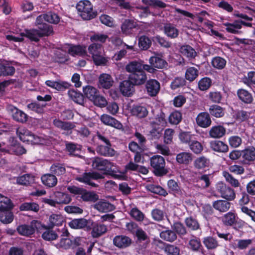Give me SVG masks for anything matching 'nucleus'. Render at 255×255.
Listing matches in <instances>:
<instances>
[{
    "instance_id": "nucleus-1",
    "label": "nucleus",
    "mask_w": 255,
    "mask_h": 255,
    "mask_svg": "<svg viewBox=\"0 0 255 255\" xmlns=\"http://www.w3.org/2000/svg\"><path fill=\"white\" fill-rule=\"evenodd\" d=\"M150 165L153 168V172L157 176H163L168 172L165 168V161L164 158L159 155H155L150 158Z\"/></svg>"
},
{
    "instance_id": "nucleus-2",
    "label": "nucleus",
    "mask_w": 255,
    "mask_h": 255,
    "mask_svg": "<svg viewBox=\"0 0 255 255\" xmlns=\"http://www.w3.org/2000/svg\"><path fill=\"white\" fill-rule=\"evenodd\" d=\"M76 8L84 20H90L97 15V12L93 10V5L89 0L80 1L76 5Z\"/></svg>"
},
{
    "instance_id": "nucleus-3",
    "label": "nucleus",
    "mask_w": 255,
    "mask_h": 255,
    "mask_svg": "<svg viewBox=\"0 0 255 255\" xmlns=\"http://www.w3.org/2000/svg\"><path fill=\"white\" fill-rule=\"evenodd\" d=\"M43 227L41 223L37 220H32L29 224H22L18 226L16 230L18 233L23 236L30 237L35 231H39Z\"/></svg>"
},
{
    "instance_id": "nucleus-4",
    "label": "nucleus",
    "mask_w": 255,
    "mask_h": 255,
    "mask_svg": "<svg viewBox=\"0 0 255 255\" xmlns=\"http://www.w3.org/2000/svg\"><path fill=\"white\" fill-rule=\"evenodd\" d=\"M92 166L94 169L101 171L103 174L108 175L112 174L114 164L103 158L96 157L92 161Z\"/></svg>"
},
{
    "instance_id": "nucleus-5",
    "label": "nucleus",
    "mask_w": 255,
    "mask_h": 255,
    "mask_svg": "<svg viewBox=\"0 0 255 255\" xmlns=\"http://www.w3.org/2000/svg\"><path fill=\"white\" fill-rule=\"evenodd\" d=\"M216 191L220 196L228 201H232L236 197V193L233 189L223 182L216 184Z\"/></svg>"
},
{
    "instance_id": "nucleus-6",
    "label": "nucleus",
    "mask_w": 255,
    "mask_h": 255,
    "mask_svg": "<svg viewBox=\"0 0 255 255\" xmlns=\"http://www.w3.org/2000/svg\"><path fill=\"white\" fill-rule=\"evenodd\" d=\"M135 86L128 78L121 82L119 85V89L123 95L127 97L132 96L135 92Z\"/></svg>"
},
{
    "instance_id": "nucleus-7",
    "label": "nucleus",
    "mask_w": 255,
    "mask_h": 255,
    "mask_svg": "<svg viewBox=\"0 0 255 255\" xmlns=\"http://www.w3.org/2000/svg\"><path fill=\"white\" fill-rule=\"evenodd\" d=\"M16 133L18 135L20 140L23 142L37 143L34 140L37 138L34 134L24 128H19L17 129Z\"/></svg>"
},
{
    "instance_id": "nucleus-8",
    "label": "nucleus",
    "mask_w": 255,
    "mask_h": 255,
    "mask_svg": "<svg viewBox=\"0 0 255 255\" xmlns=\"http://www.w3.org/2000/svg\"><path fill=\"white\" fill-rule=\"evenodd\" d=\"M131 243V239L129 237L124 235H117L113 239L114 245L121 249L129 247Z\"/></svg>"
},
{
    "instance_id": "nucleus-9",
    "label": "nucleus",
    "mask_w": 255,
    "mask_h": 255,
    "mask_svg": "<svg viewBox=\"0 0 255 255\" xmlns=\"http://www.w3.org/2000/svg\"><path fill=\"white\" fill-rule=\"evenodd\" d=\"M128 78L135 86L144 84L147 80L146 74L144 71L130 74Z\"/></svg>"
},
{
    "instance_id": "nucleus-10",
    "label": "nucleus",
    "mask_w": 255,
    "mask_h": 255,
    "mask_svg": "<svg viewBox=\"0 0 255 255\" xmlns=\"http://www.w3.org/2000/svg\"><path fill=\"white\" fill-rule=\"evenodd\" d=\"M7 109L14 120L22 123L27 121V116L21 110L11 105L9 106Z\"/></svg>"
},
{
    "instance_id": "nucleus-11",
    "label": "nucleus",
    "mask_w": 255,
    "mask_h": 255,
    "mask_svg": "<svg viewBox=\"0 0 255 255\" xmlns=\"http://www.w3.org/2000/svg\"><path fill=\"white\" fill-rule=\"evenodd\" d=\"M148 94L152 97L155 96L159 92L160 88V83L154 79L148 80L145 85Z\"/></svg>"
},
{
    "instance_id": "nucleus-12",
    "label": "nucleus",
    "mask_w": 255,
    "mask_h": 255,
    "mask_svg": "<svg viewBox=\"0 0 255 255\" xmlns=\"http://www.w3.org/2000/svg\"><path fill=\"white\" fill-rule=\"evenodd\" d=\"M197 124L204 128L209 127L212 123L210 116L207 112L200 113L196 119Z\"/></svg>"
},
{
    "instance_id": "nucleus-13",
    "label": "nucleus",
    "mask_w": 255,
    "mask_h": 255,
    "mask_svg": "<svg viewBox=\"0 0 255 255\" xmlns=\"http://www.w3.org/2000/svg\"><path fill=\"white\" fill-rule=\"evenodd\" d=\"M102 174L97 172H84L80 177H77L76 180L79 182H87L89 180H98L104 178Z\"/></svg>"
},
{
    "instance_id": "nucleus-14",
    "label": "nucleus",
    "mask_w": 255,
    "mask_h": 255,
    "mask_svg": "<svg viewBox=\"0 0 255 255\" xmlns=\"http://www.w3.org/2000/svg\"><path fill=\"white\" fill-rule=\"evenodd\" d=\"M167 186L171 192L175 196L177 197H183L184 195V191L180 189L178 184L174 180L170 179L167 182Z\"/></svg>"
},
{
    "instance_id": "nucleus-15",
    "label": "nucleus",
    "mask_w": 255,
    "mask_h": 255,
    "mask_svg": "<svg viewBox=\"0 0 255 255\" xmlns=\"http://www.w3.org/2000/svg\"><path fill=\"white\" fill-rule=\"evenodd\" d=\"M114 83L112 77L109 74L103 73L99 77V86L104 89L110 88Z\"/></svg>"
},
{
    "instance_id": "nucleus-16",
    "label": "nucleus",
    "mask_w": 255,
    "mask_h": 255,
    "mask_svg": "<svg viewBox=\"0 0 255 255\" xmlns=\"http://www.w3.org/2000/svg\"><path fill=\"white\" fill-rule=\"evenodd\" d=\"M94 208L100 212L104 213L113 211L115 207L114 205L106 201H100L94 206Z\"/></svg>"
},
{
    "instance_id": "nucleus-17",
    "label": "nucleus",
    "mask_w": 255,
    "mask_h": 255,
    "mask_svg": "<svg viewBox=\"0 0 255 255\" xmlns=\"http://www.w3.org/2000/svg\"><path fill=\"white\" fill-rule=\"evenodd\" d=\"M148 113L146 107L142 106H133L130 109L131 115L140 119L146 117L148 115Z\"/></svg>"
},
{
    "instance_id": "nucleus-18",
    "label": "nucleus",
    "mask_w": 255,
    "mask_h": 255,
    "mask_svg": "<svg viewBox=\"0 0 255 255\" xmlns=\"http://www.w3.org/2000/svg\"><path fill=\"white\" fill-rule=\"evenodd\" d=\"M100 119L104 124L113 127L118 129H121L123 127L120 122L108 115L104 114L102 115Z\"/></svg>"
},
{
    "instance_id": "nucleus-19",
    "label": "nucleus",
    "mask_w": 255,
    "mask_h": 255,
    "mask_svg": "<svg viewBox=\"0 0 255 255\" xmlns=\"http://www.w3.org/2000/svg\"><path fill=\"white\" fill-rule=\"evenodd\" d=\"M212 206L220 212H226L230 208L231 203L227 200H218L213 202Z\"/></svg>"
},
{
    "instance_id": "nucleus-20",
    "label": "nucleus",
    "mask_w": 255,
    "mask_h": 255,
    "mask_svg": "<svg viewBox=\"0 0 255 255\" xmlns=\"http://www.w3.org/2000/svg\"><path fill=\"white\" fill-rule=\"evenodd\" d=\"M46 231L42 234V238L47 241H51L56 240L58 237V234L54 231L52 230L53 228H50L48 226H45L43 225V227Z\"/></svg>"
},
{
    "instance_id": "nucleus-21",
    "label": "nucleus",
    "mask_w": 255,
    "mask_h": 255,
    "mask_svg": "<svg viewBox=\"0 0 255 255\" xmlns=\"http://www.w3.org/2000/svg\"><path fill=\"white\" fill-rule=\"evenodd\" d=\"M137 243H140L142 241H146L142 244L141 250H145L149 244V238L146 233L142 229H137L135 232Z\"/></svg>"
},
{
    "instance_id": "nucleus-22",
    "label": "nucleus",
    "mask_w": 255,
    "mask_h": 255,
    "mask_svg": "<svg viewBox=\"0 0 255 255\" xmlns=\"http://www.w3.org/2000/svg\"><path fill=\"white\" fill-rule=\"evenodd\" d=\"M88 221L85 218L74 219L68 223L69 226L74 229H81L88 227Z\"/></svg>"
},
{
    "instance_id": "nucleus-23",
    "label": "nucleus",
    "mask_w": 255,
    "mask_h": 255,
    "mask_svg": "<svg viewBox=\"0 0 255 255\" xmlns=\"http://www.w3.org/2000/svg\"><path fill=\"white\" fill-rule=\"evenodd\" d=\"M42 183L48 187H54L57 183V179L55 175L52 174H46L41 177Z\"/></svg>"
},
{
    "instance_id": "nucleus-24",
    "label": "nucleus",
    "mask_w": 255,
    "mask_h": 255,
    "mask_svg": "<svg viewBox=\"0 0 255 255\" xmlns=\"http://www.w3.org/2000/svg\"><path fill=\"white\" fill-rule=\"evenodd\" d=\"M203 244L208 250H214L220 245L217 240L212 236H207L203 239Z\"/></svg>"
},
{
    "instance_id": "nucleus-25",
    "label": "nucleus",
    "mask_w": 255,
    "mask_h": 255,
    "mask_svg": "<svg viewBox=\"0 0 255 255\" xmlns=\"http://www.w3.org/2000/svg\"><path fill=\"white\" fill-rule=\"evenodd\" d=\"M210 164V159L204 156L197 158L194 162V167L197 169L208 168Z\"/></svg>"
},
{
    "instance_id": "nucleus-26",
    "label": "nucleus",
    "mask_w": 255,
    "mask_h": 255,
    "mask_svg": "<svg viewBox=\"0 0 255 255\" xmlns=\"http://www.w3.org/2000/svg\"><path fill=\"white\" fill-rule=\"evenodd\" d=\"M15 68L8 63H0V76H12L15 73Z\"/></svg>"
},
{
    "instance_id": "nucleus-27",
    "label": "nucleus",
    "mask_w": 255,
    "mask_h": 255,
    "mask_svg": "<svg viewBox=\"0 0 255 255\" xmlns=\"http://www.w3.org/2000/svg\"><path fill=\"white\" fill-rule=\"evenodd\" d=\"M12 209H6L0 211V221L4 224L11 223L14 218V215L11 211Z\"/></svg>"
},
{
    "instance_id": "nucleus-28",
    "label": "nucleus",
    "mask_w": 255,
    "mask_h": 255,
    "mask_svg": "<svg viewBox=\"0 0 255 255\" xmlns=\"http://www.w3.org/2000/svg\"><path fill=\"white\" fill-rule=\"evenodd\" d=\"M112 144H100L96 148L98 153L104 156H113L115 150L111 147Z\"/></svg>"
},
{
    "instance_id": "nucleus-29",
    "label": "nucleus",
    "mask_w": 255,
    "mask_h": 255,
    "mask_svg": "<svg viewBox=\"0 0 255 255\" xmlns=\"http://www.w3.org/2000/svg\"><path fill=\"white\" fill-rule=\"evenodd\" d=\"M45 84L47 86L55 89L58 91L64 90L66 89L69 88L70 86V84L65 82H58L51 80L46 81Z\"/></svg>"
},
{
    "instance_id": "nucleus-30",
    "label": "nucleus",
    "mask_w": 255,
    "mask_h": 255,
    "mask_svg": "<svg viewBox=\"0 0 255 255\" xmlns=\"http://www.w3.org/2000/svg\"><path fill=\"white\" fill-rule=\"evenodd\" d=\"M192 154L188 152H182L177 154L176 160L179 164L188 165L192 161Z\"/></svg>"
},
{
    "instance_id": "nucleus-31",
    "label": "nucleus",
    "mask_w": 255,
    "mask_h": 255,
    "mask_svg": "<svg viewBox=\"0 0 255 255\" xmlns=\"http://www.w3.org/2000/svg\"><path fill=\"white\" fill-rule=\"evenodd\" d=\"M226 132L225 128L222 126H216L213 127L209 131V135L212 138H220Z\"/></svg>"
},
{
    "instance_id": "nucleus-32",
    "label": "nucleus",
    "mask_w": 255,
    "mask_h": 255,
    "mask_svg": "<svg viewBox=\"0 0 255 255\" xmlns=\"http://www.w3.org/2000/svg\"><path fill=\"white\" fill-rule=\"evenodd\" d=\"M180 51L182 54L190 59H194L197 56V52L195 49L189 45L181 46Z\"/></svg>"
},
{
    "instance_id": "nucleus-33",
    "label": "nucleus",
    "mask_w": 255,
    "mask_h": 255,
    "mask_svg": "<svg viewBox=\"0 0 255 255\" xmlns=\"http://www.w3.org/2000/svg\"><path fill=\"white\" fill-rule=\"evenodd\" d=\"M13 206V204L10 199L0 194V211L6 209H12Z\"/></svg>"
},
{
    "instance_id": "nucleus-34",
    "label": "nucleus",
    "mask_w": 255,
    "mask_h": 255,
    "mask_svg": "<svg viewBox=\"0 0 255 255\" xmlns=\"http://www.w3.org/2000/svg\"><path fill=\"white\" fill-rule=\"evenodd\" d=\"M126 70L130 74L137 73L142 70V64L136 61L130 62L126 66Z\"/></svg>"
},
{
    "instance_id": "nucleus-35",
    "label": "nucleus",
    "mask_w": 255,
    "mask_h": 255,
    "mask_svg": "<svg viewBox=\"0 0 255 255\" xmlns=\"http://www.w3.org/2000/svg\"><path fill=\"white\" fill-rule=\"evenodd\" d=\"M107 231V226L104 224H96L93 226L92 235L94 238H99Z\"/></svg>"
},
{
    "instance_id": "nucleus-36",
    "label": "nucleus",
    "mask_w": 255,
    "mask_h": 255,
    "mask_svg": "<svg viewBox=\"0 0 255 255\" xmlns=\"http://www.w3.org/2000/svg\"><path fill=\"white\" fill-rule=\"evenodd\" d=\"M37 29L42 37L48 36L54 33L53 26L47 23L39 25Z\"/></svg>"
},
{
    "instance_id": "nucleus-37",
    "label": "nucleus",
    "mask_w": 255,
    "mask_h": 255,
    "mask_svg": "<svg viewBox=\"0 0 255 255\" xmlns=\"http://www.w3.org/2000/svg\"><path fill=\"white\" fill-rule=\"evenodd\" d=\"M63 222V218L61 215L53 214L49 217L48 226L50 228L61 226Z\"/></svg>"
},
{
    "instance_id": "nucleus-38",
    "label": "nucleus",
    "mask_w": 255,
    "mask_h": 255,
    "mask_svg": "<svg viewBox=\"0 0 255 255\" xmlns=\"http://www.w3.org/2000/svg\"><path fill=\"white\" fill-rule=\"evenodd\" d=\"M164 31L168 37L171 38H176L179 34L178 30L170 23L166 24L164 26Z\"/></svg>"
},
{
    "instance_id": "nucleus-39",
    "label": "nucleus",
    "mask_w": 255,
    "mask_h": 255,
    "mask_svg": "<svg viewBox=\"0 0 255 255\" xmlns=\"http://www.w3.org/2000/svg\"><path fill=\"white\" fill-rule=\"evenodd\" d=\"M84 190L81 195V198L83 201L95 202L98 200L99 196L97 194L93 192L88 191L85 189H84Z\"/></svg>"
},
{
    "instance_id": "nucleus-40",
    "label": "nucleus",
    "mask_w": 255,
    "mask_h": 255,
    "mask_svg": "<svg viewBox=\"0 0 255 255\" xmlns=\"http://www.w3.org/2000/svg\"><path fill=\"white\" fill-rule=\"evenodd\" d=\"M83 93L86 97L92 101L96 98L99 92L93 86H87L83 88Z\"/></svg>"
},
{
    "instance_id": "nucleus-41",
    "label": "nucleus",
    "mask_w": 255,
    "mask_h": 255,
    "mask_svg": "<svg viewBox=\"0 0 255 255\" xmlns=\"http://www.w3.org/2000/svg\"><path fill=\"white\" fill-rule=\"evenodd\" d=\"M57 204H67L72 200L71 196L68 193L57 192L55 194Z\"/></svg>"
},
{
    "instance_id": "nucleus-42",
    "label": "nucleus",
    "mask_w": 255,
    "mask_h": 255,
    "mask_svg": "<svg viewBox=\"0 0 255 255\" xmlns=\"http://www.w3.org/2000/svg\"><path fill=\"white\" fill-rule=\"evenodd\" d=\"M160 237L163 240L173 242L177 239V235L174 230H167L160 233Z\"/></svg>"
},
{
    "instance_id": "nucleus-43",
    "label": "nucleus",
    "mask_w": 255,
    "mask_h": 255,
    "mask_svg": "<svg viewBox=\"0 0 255 255\" xmlns=\"http://www.w3.org/2000/svg\"><path fill=\"white\" fill-rule=\"evenodd\" d=\"M19 210L21 211H33L38 212L39 210V206L34 202H24L19 206Z\"/></svg>"
},
{
    "instance_id": "nucleus-44",
    "label": "nucleus",
    "mask_w": 255,
    "mask_h": 255,
    "mask_svg": "<svg viewBox=\"0 0 255 255\" xmlns=\"http://www.w3.org/2000/svg\"><path fill=\"white\" fill-rule=\"evenodd\" d=\"M146 189L152 193L164 197L168 195L166 191L159 185L150 184L146 186Z\"/></svg>"
},
{
    "instance_id": "nucleus-45",
    "label": "nucleus",
    "mask_w": 255,
    "mask_h": 255,
    "mask_svg": "<svg viewBox=\"0 0 255 255\" xmlns=\"http://www.w3.org/2000/svg\"><path fill=\"white\" fill-rule=\"evenodd\" d=\"M199 70L193 67L188 68L185 74V79L190 82L193 81L199 75Z\"/></svg>"
},
{
    "instance_id": "nucleus-46",
    "label": "nucleus",
    "mask_w": 255,
    "mask_h": 255,
    "mask_svg": "<svg viewBox=\"0 0 255 255\" xmlns=\"http://www.w3.org/2000/svg\"><path fill=\"white\" fill-rule=\"evenodd\" d=\"M53 123L55 127L64 130L68 131L75 127V125L72 123L63 122L59 119L54 120Z\"/></svg>"
},
{
    "instance_id": "nucleus-47",
    "label": "nucleus",
    "mask_w": 255,
    "mask_h": 255,
    "mask_svg": "<svg viewBox=\"0 0 255 255\" xmlns=\"http://www.w3.org/2000/svg\"><path fill=\"white\" fill-rule=\"evenodd\" d=\"M222 221L225 225L231 226L236 222V215L233 212H229L222 217Z\"/></svg>"
},
{
    "instance_id": "nucleus-48",
    "label": "nucleus",
    "mask_w": 255,
    "mask_h": 255,
    "mask_svg": "<svg viewBox=\"0 0 255 255\" xmlns=\"http://www.w3.org/2000/svg\"><path fill=\"white\" fill-rule=\"evenodd\" d=\"M185 224L186 227L191 231H197L200 229V225L198 221L192 217L185 218Z\"/></svg>"
},
{
    "instance_id": "nucleus-49",
    "label": "nucleus",
    "mask_w": 255,
    "mask_h": 255,
    "mask_svg": "<svg viewBox=\"0 0 255 255\" xmlns=\"http://www.w3.org/2000/svg\"><path fill=\"white\" fill-rule=\"evenodd\" d=\"M171 228L176 234H178L180 237L185 236L187 233L186 227L180 222H174L171 226Z\"/></svg>"
},
{
    "instance_id": "nucleus-50",
    "label": "nucleus",
    "mask_w": 255,
    "mask_h": 255,
    "mask_svg": "<svg viewBox=\"0 0 255 255\" xmlns=\"http://www.w3.org/2000/svg\"><path fill=\"white\" fill-rule=\"evenodd\" d=\"M237 94L239 99L245 103L250 104L253 101V97L251 94L246 90H239L237 92Z\"/></svg>"
},
{
    "instance_id": "nucleus-51",
    "label": "nucleus",
    "mask_w": 255,
    "mask_h": 255,
    "mask_svg": "<svg viewBox=\"0 0 255 255\" xmlns=\"http://www.w3.org/2000/svg\"><path fill=\"white\" fill-rule=\"evenodd\" d=\"M69 97L75 103L80 105H83L84 103V98L83 94L77 92L74 90H70L68 93Z\"/></svg>"
},
{
    "instance_id": "nucleus-52",
    "label": "nucleus",
    "mask_w": 255,
    "mask_h": 255,
    "mask_svg": "<svg viewBox=\"0 0 255 255\" xmlns=\"http://www.w3.org/2000/svg\"><path fill=\"white\" fill-rule=\"evenodd\" d=\"M33 177L29 174H25L16 178V183L18 184L28 186L33 183Z\"/></svg>"
},
{
    "instance_id": "nucleus-53",
    "label": "nucleus",
    "mask_w": 255,
    "mask_h": 255,
    "mask_svg": "<svg viewBox=\"0 0 255 255\" xmlns=\"http://www.w3.org/2000/svg\"><path fill=\"white\" fill-rule=\"evenodd\" d=\"M243 158L249 161L255 160V148L249 147L242 150Z\"/></svg>"
},
{
    "instance_id": "nucleus-54",
    "label": "nucleus",
    "mask_w": 255,
    "mask_h": 255,
    "mask_svg": "<svg viewBox=\"0 0 255 255\" xmlns=\"http://www.w3.org/2000/svg\"><path fill=\"white\" fill-rule=\"evenodd\" d=\"M224 25L227 26L226 30L231 33H238L240 32L238 29H240L242 28V26L239 21H235L234 23H224Z\"/></svg>"
},
{
    "instance_id": "nucleus-55",
    "label": "nucleus",
    "mask_w": 255,
    "mask_h": 255,
    "mask_svg": "<svg viewBox=\"0 0 255 255\" xmlns=\"http://www.w3.org/2000/svg\"><path fill=\"white\" fill-rule=\"evenodd\" d=\"M50 171L52 174L59 176L65 173L66 169L63 164L60 163H54L50 167Z\"/></svg>"
},
{
    "instance_id": "nucleus-56",
    "label": "nucleus",
    "mask_w": 255,
    "mask_h": 255,
    "mask_svg": "<svg viewBox=\"0 0 255 255\" xmlns=\"http://www.w3.org/2000/svg\"><path fill=\"white\" fill-rule=\"evenodd\" d=\"M137 24L132 20L126 19L121 25V29L124 33H128L129 32V30L135 28Z\"/></svg>"
},
{
    "instance_id": "nucleus-57",
    "label": "nucleus",
    "mask_w": 255,
    "mask_h": 255,
    "mask_svg": "<svg viewBox=\"0 0 255 255\" xmlns=\"http://www.w3.org/2000/svg\"><path fill=\"white\" fill-rule=\"evenodd\" d=\"M25 36L30 39L31 41L38 42L39 38L42 37L37 29L33 28L29 30H26Z\"/></svg>"
},
{
    "instance_id": "nucleus-58",
    "label": "nucleus",
    "mask_w": 255,
    "mask_h": 255,
    "mask_svg": "<svg viewBox=\"0 0 255 255\" xmlns=\"http://www.w3.org/2000/svg\"><path fill=\"white\" fill-rule=\"evenodd\" d=\"M55 61L58 63H64L68 61V56L65 51L61 49H57L54 53Z\"/></svg>"
},
{
    "instance_id": "nucleus-59",
    "label": "nucleus",
    "mask_w": 255,
    "mask_h": 255,
    "mask_svg": "<svg viewBox=\"0 0 255 255\" xmlns=\"http://www.w3.org/2000/svg\"><path fill=\"white\" fill-rule=\"evenodd\" d=\"M149 63L152 66L157 68H163L167 64L164 60L157 57H151L149 59Z\"/></svg>"
},
{
    "instance_id": "nucleus-60",
    "label": "nucleus",
    "mask_w": 255,
    "mask_h": 255,
    "mask_svg": "<svg viewBox=\"0 0 255 255\" xmlns=\"http://www.w3.org/2000/svg\"><path fill=\"white\" fill-rule=\"evenodd\" d=\"M179 138L181 142L186 143L190 142L191 143H200L199 142L195 140V137L194 135L186 132L181 133L179 134Z\"/></svg>"
},
{
    "instance_id": "nucleus-61",
    "label": "nucleus",
    "mask_w": 255,
    "mask_h": 255,
    "mask_svg": "<svg viewBox=\"0 0 255 255\" xmlns=\"http://www.w3.org/2000/svg\"><path fill=\"white\" fill-rule=\"evenodd\" d=\"M164 251L167 255H179L180 248L174 245L166 244L164 246Z\"/></svg>"
},
{
    "instance_id": "nucleus-62",
    "label": "nucleus",
    "mask_w": 255,
    "mask_h": 255,
    "mask_svg": "<svg viewBox=\"0 0 255 255\" xmlns=\"http://www.w3.org/2000/svg\"><path fill=\"white\" fill-rule=\"evenodd\" d=\"M189 245L190 249L194 252H198L200 250H204L199 238L195 237L191 239L189 242Z\"/></svg>"
},
{
    "instance_id": "nucleus-63",
    "label": "nucleus",
    "mask_w": 255,
    "mask_h": 255,
    "mask_svg": "<svg viewBox=\"0 0 255 255\" xmlns=\"http://www.w3.org/2000/svg\"><path fill=\"white\" fill-rule=\"evenodd\" d=\"M209 111L211 115L217 118L222 117L224 115V109L218 105H214L211 106Z\"/></svg>"
},
{
    "instance_id": "nucleus-64",
    "label": "nucleus",
    "mask_w": 255,
    "mask_h": 255,
    "mask_svg": "<svg viewBox=\"0 0 255 255\" xmlns=\"http://www.w3.org/2000/svg\"><path fill=\"white\" fill-rule=\"evenodd\" d=\"M139 47L142 50H147L151 45V41L146 36H140L138 39Z\"/></svg>"
}]
</instances>
